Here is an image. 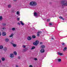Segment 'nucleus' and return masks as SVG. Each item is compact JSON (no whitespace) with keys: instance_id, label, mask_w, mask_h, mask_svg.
Segmentation results:
<instances>
[{"instance_id":"1","label":"nucleus","mask_w":67,"mask_h":67,"mask_svg":"<svg viewBox=\"0 0 67 67\" xmlns=\"http://www.w3.org/2000/svg\"><path fill=\"white\" fill-rule=\"evenodd\" d=\"M62 5L67 6V1L66 0H63L61 2Z\"/></svg>"},{"instance_id":"2","label":"nucleus","mask_w":67,"mask_h":67,"mask_svg":"<svg viewBox=\"0 0 67 67\" xmlns=\"http://www.w3.org/2000/svg\"><path fill=\"white\" fill-rule=\"evenodd\" d=\"M29 5L32 6H36L37 5V3L35 2L32 1L30 3Z\"/></svg>"},{"instance_id":"3","label":"nucleus","mask_w":67,"mask_h":67,"mask_svg":"<svg viewBox=\"0 0 67 67\" xmlns=\"http://www.w3.org/2000/svg\"><path fill=\"white\" fill-rule=\"evenodd\" d=\"M39 43V41L38 40H36L35 42L33 43V44L34 45H37Z\"/></svg>"},{"instance_id":"4","label":"nucleus","mask_w":67,"mask_h":67,"mask_svg":"<svg viewBox=\"0 0 67 67\" xmlns=\"http://www.w3.org/2000/svg\"><path fill=\"white\" fill-rule=\"evenodd\" d=\"M10 43L11 44H12V45H13V46L14 47L16 46V44H14L12 42H10Z\"/></svg>"},{"instance_id":"5","label":"nucleus","mask_w":67,"mask_h":67,"mask_svg":"<svg viewBox=\"0 0 67 67\" xmlns=\"http://www.w3.org/2000/svg\"><path fill=\"white\" fill-rule=\"evenodd\" d=\"M27 39L28 40H29V41H30L31 40L32 37L31 36H29L27 37Z\"/></svg>"},{"instance_id":"6","label":"nucleus","mask_w":67,"mask_h":67,"mask_svg":"<svg viewBox=\"0 0 67 67\" xmlns=\"http://www.w3.org/2000/svg\"><path fill=\"white\" fill-rule=\"evenodd\" d=\"M42 33V32L41 31H38L37 32L38 34L37 35V36H40V34H41Z\"/></svg>"},{"instance_id":"7","label":"nucleus","mask_w":67,"mask_h":67,"mask_svg":"<svg viewBox=\"0 0 67 67\" xmlns=\"http://www.w3.org/2000/svg\"><path fill=\"white\" fill-rule=\"evenodd\" d=\"M44 52H45V50L44 49H42L40 50V52L41 53H44Z\"/></svg>"},{"instance_id":"8","label":"nucleus","mask_w":67,"mask_h":67,"mask_svg":"<svg viewBox=\"0 0 67 67\" xmlns=\"http://www.w3.org/2000/svg\"><path fill=\"white\" fill-rule=\"evenodd\" d=\"M10 56L11 57V58H12V57H13L14 56V55H13V54L11 53L10 54Z\"/></svg>"},{"instance_id":"9","label":"nucleus","mask_w":67,"mask_h":67,"mask_svg":"<svg viewBox=\"0 0 67 67\" xmlns=\"http://www.w3.org/2000/svg\"><path fill=\"white\" fill-rule=\"evenodd\" d=\"M58 55H59L60 56H62V55H63V54L62 53H60V52H58Z\"/></svg>"},{"instance_id":"10","label":"nucleus","mask_w":67,"mask_h":67,"mask_svg":"<svg viewBox=\"0 0 67 67\" xmlns=\"http://www.w3.org/2000/svg\"><path fill=\"white\" fill-rule=\"evenodd\" d=\"M2 35L3 36H5V35H6V33L4 32H3L2 33Z\"/></svg>"},{"instance_id":"11","label":"nucleus","mask_w":67,"mask_h":67,"mask_svg":"<svg viewBox=\"0 0 67 67\" xmlns=\"http://www.w3.org/2000/svg\"><path fill=\"white\" fill-rule=\"evenodd\" d=\"M45 46L44 45H41V48H45Z\"/></svg>"},{"instance_id":"12","label":"nucleus","mask_w":67,"mask_h":67,"mask_svg":"<svg viewBox=\"0 0 67 67\" xmlns=\"http://www.w3.org/2000/svg\"><path fill=\"white\" fill-rule=\"evenodd\" d=\"M5 41L7 42H9V39L8 38H6L5 39Z\"/></svg>"},{"instance_id":"13","label":"nucleus","mask_w":67,"mask_h":67,"mask_svg":"<svg viewBox=\"0 0 67 67\" xmlns=\"http://www.w3.org/2000/svg\"><path fill=\"white\" fill-rule=\"evenodd\" d=\"M3 49L4 51H7V48L5 47L3 48Z\"/></svg>"},{"instance_id":"14","label":"nucleus","mask_w":67,"mask_h":67,"mask_svg":"<svg viewBox=\"0 0 67 67\" xmlns=\"http://www.w3.org/2000/svg\"><path fill=\"white\" fill-rule=\"evenodd\" d=\"M34 15L35 16H37V13L36 12L34 13Z\"/></svg>"},{"instance_id":"15","label":"nucleus","mask_w":67,"mask_h":67,"mask_svg":"<svg viewBox=\"0 0 67 67\" xmlns=\"http://www.w3.org/2000/svg\"><path fill=\"white\" fill-rule=\"evenodd\" d=\"M3 46H2V45L0 46V49H3Z\"/></svg>"},{"instance_id":"16","label":"nucleus","mask_w":67,"mask_h":67,"mask_svg":"<svg viewBox=\"0 0 67 67\" xmlns=\"http://www.w3.org/2000/svg\"><path fill=\"white\" fill-rule=\"evenodd\" d=\"M20 22L21 24L22 25H24V23H23V21H21Z\"/></svg>"},{"instance_id":"17","label":"nucleus","mask_w":67,"mask_h":67,"mask_svg":"<svg viewBox=\"0 0 67 67\" xmlns=\"http://www.w3.org/2000/svg\"><path fill=\"white\" fill-rule=\"evenodd\" d=\"M32 37L33 38H36V36L34 35H33Z\"/></svg>"},{"instance_id":"18","label":"nucleus","mask_w":67,"mask_h":67,"mask_svg":"<svg viewBox=\"0 0 67 67\" xmlns=\"http://www.w3.org/2000/svg\"><path fill=\"white\" fill-rule=\"evenodd\" d=\"M59 18H60V19H62V20H64V18H63V17L61 16H59Z\"/></svg>"},{"instance_id":"19","label":"nucleus","mask_w":67,"mask_h":67,"mask_svg":"<svg viewBox=\"0 0 67 67\" xmlns=\"http://www.w3.org/2000/svg\"><path fill=\"white\" fill-rule=\"evenodd\" d=\"M58 62H61L62 61V60L60 59H58Z\"/></svg>"},{"instance_id":"20","label":"nucleus","mask_w":67,"mask_h":67,"mask_svg":"<svg viewBox=\"0 0 67 67\" xmlns=\"http://www.w3.org/2000/svg\"><path fill=\"white\" fill-rule=\"evenodd\" d=\"M67 49V47H65L64 48V49H63V51H66Z\"/></svg>"},{"instance_id":"21","label":"nucleus","mask_w":67,"mask_h":67,"mask_svg":"<svg viewBox=\"0 0 67 67\" xmlns=\"http://www.w3.org/2000/svg\"><path fill=\"white\" fill-rule=\"evenodd\" d=\"M2 61H4L5 60V58H2Z\"/></svg>"},{"instance_id":"22","label":"nucleus","mask_w":67,"mask_h":67,"mask_svg":"<svg viewBox=\"0 0 67 67\" xmlns=\"http://www.w3.org/2000/svg\"><path fill=\"white\" fill-rule=\"evenodd\" d=\"M13 35H14L13 34H12L11 35L9 36V37H12L13 36Z\"/></svg>"},{"instance_id":"23","label":"nucleus","mask_w":67,"mask_h":67,"mask_svg":"<svg viewBox=\"0 0 67 67\" xmlns=\"http://www.w3.org/2000/svg\"><path fill=\"white\" fill-rule=\"evenodd\" d=\"M27 50V49L26 48L25 49H24V52H26Z\"/></svg>"},{"instance_id":"24","label":"nucleus","mask_w":67,"mask_h":67,"mask_svg":"<svg viewBox=\"0 0 67 67\" xmlns=\"http://www.w3.org/2000/svg\"><path fill=\"white\" fill-rule=\"evenodd\" d=\"M14 53L15 55H17V53L15 51L14 52Z\"/></svg>"},{"instance_id":"25","label":"nucleus","mask_w":67,"mask_h":67,"mask_svg":"<svg viewBox=\"0 0 67 67\" xmlns=\"http://www.w3.org/2000/svg\"><path fill=\"white\" fill-rule=\"evenodd\" d=\"M35 48V47H32L31 48V49H34Z\"/></svg>"},{"instance_id":"26","label":"nucleus","mask_w":67,"mask_h":67,"mask_svg":"<svg viewBox=\"0 0 67 67\" xmlns=\"http://www.w3.org/2000/svg\"><path fill=\"white\" fill-rule=\"evenodd\" d=\"M2 16H0V20H2Z\"/></svg>"},{"instance_id":"27","label":"nucleus","mask_w":67,"mask_h":67,"mask_svg":"<svg viewBox=\"0 0 67 67\" xmlns=\"http://www.w3.org/2000/svg\"><path fill=\"white\" fill-rule=\"evenodd\" d=\"M12 31H14L15 30V28H13L12 29Z\"/></svg>"},{"instance_id":"28","label":"nucleus","mask_w":67,"mask_h":67,"mask_svg":"<svg viewBox=\"0 0 67 67\" xmlns=\"http://www.w3.org/2000/svg\"><path fill=\"white\" fill-rule=\"evenodd\" d=\"M62 45H63V46H64V45H65V43H62Z\"/></svg>"},{"instance_id":"29","label":"nucleus","mask_w":67,"mask_h":67,"mask_svg":"<svg viewBox=\"0 0 67 67\" xmlns=\"http://www.w3.org/2000/svg\"><path fill=\"white\" fill-rule=\"evenodd\" d=\"M3 26H5V25H6V24H5V23L3 24Z\"/></svg>"},{"instance_id":"30","label":"nucleus","mask_w":67,"mask_h":67,"mask_svg":"<svg viewBox=\"0 0 67 67\" xmlns=\"http://www.w3.org/2000/svg\"><path fill=\"white\" fill-rule=\"evenodd\" d=\"M11 7V6L10 5H8V8H10Z\"/></svg>"},{"instance_id":"31","label":"nucleus","mask_w":67,"mask_h":67,"mask_svg":"<svg viewBox=\"0 0 67 67\" xmlns=\"http://www.w3.org/2000/svg\"><path fill=\"white\" fill-rule=\"evenodd\" d=\"M16 14H18V15H19V11L17 12Z\"/></svg>"},{"instance_id":"32","label":"nucleus","mask_w":67,"mask_h":67,"mask_svg":"<svg viewBox=\"0 0 67 67\" xmlns=\"http://www.w3.org/2000/svg\"><path fill=\"white\" fill-rule=\"evenodd\" d=\"M23 48H25V47H26V46L23 45Z\"/></svg>"},{"instance_id":"33","label":"nucleus","mask_w":67,"mask_h":67,"mask_svg":"<svg viewBox=\"0 0 67 67\" xmlns=\"http://www.w3.org/2000/svg\"><path fill=\"white\" fill-rule=\"evenodd\" d=\"M34 60H37V58H34Z\"/></svg>"},{"instance_id":"34","label":"nucleus","mask_w":67,"mask_h":67,"mask_svg":"<svg viewBox=\"0 0 67 67\" xmlns=\"http://www.w3.org/2000/svg\"><path fill=\"white\" fill-rule=\"evenodd\" d=\"M17 20L18 21H19V20H20V18H18L17 19Z\"/></svg>"},{"instance_id":"35","label":"nucleus","mask_w":67,"mask_h":67,"mask_svg":"<svg viewBox=\"0 0 67 67\" xmlns=\"http://www.w3.org/2000/svg\"><path fill=\"white\" fill-rule=\"evenodd\" d=\"M29 67H33V66H32V65H29Z\"/></svg>"},{"instance_id":"36","label":"nucleus","mask_w":67,"mask_h":67,"mask_svg":"<svg viewBox=\"0 0 67 67\" xmlns=\"http://www.w3.org/2000/svg\"><path fill=\"white\" fill-rule=\"evenodd\" d=\"M47 21L48 22H49V21H50V20L49 19H47Z\"/></svg>"},{"instance_id":"37","label":"nucleus","mask_w":67,"mask_h":67,"mask_svg":"<svg viewBox=\"0 0 67 67\" xmlns=\"http://www.w3.org/2000/svg\"><path fill=\"white\" fill-rule=\"evenodd\" d=\"M18 24V25H20V23H17Z\"/></svg>"},{"instance_id":"38","label":"nucleus","mask_w":67,"mask_h":67,"mask_svg":"<svg viewBox=\"0 0 67 67\" xmlns=\"http://www.w3.org/2000/svg\"><path fill=\"white\" fill-rule=\"evenodd\" d=\"M18 59H21V58H20V57L19 56L18 57Z\"/></svg>"},{"instance_id":"39","label":"nucleus","mask_w":67,"mask_h":67,"mask_svg":"<svg viewBox=\"0 0 67 67\" xmlns=\"http://www.w3.org/2000/svg\"><path fill=\"white\" fill-rule=\"evenodd\" d=\"M49 25H52V24L51 23H49Z\"/></svg>"},{"instance_id":"40","label":"nucleus","mask_w":67,"mask_h":67,"mask_svg":"<svg viewBox=\"0 0 67 67\" xmlns=\"http://www.w3.org/2000/svg\"><path fill=\"white\" fill-rule=\"evenodd\" d=\"M40 44H43V43L42 42H41L40 43Z\"/></svg>"},{"instance_id":"41","label":"nucleus","mask_w":67,"mask_h":67,"mask_svg":"<svg viewBox=\"0 0 67 67\" xmlns=\"http://www.w3.org/2000/svg\"><path fill=\"white\" fill-rule=\"evenodd\" d=\"M1 33L0 32V36H1Z\"/></svg>"},{"instance_id":"42","label":"nucleus","mask_w":67,"mask_h":67,"mask_svg":"<svg viewBox=\"0 0 67 67\" xmlns=\"http://www.w3.org/2000/svg\"><path fill=\"white\" fill-rule=\"evenodd\" d=\"M14 1H16V0H14Z\"/></svg>"},{"instance_id":"43","label":"nucleus","mask_w":67,"mask_h":67,"mask_svg":"<svg viewBox=\"0 0 67 67\" xmlns=\"http://www.w3.org/2000/svg\"><path fill=\"white\" fill-rule=\"evenodd\" d=\"M51 38L52 40H54V38Z\"/></svg>"},{"instance_id":"44","label":"nucleus","mask_w":67,"mask_h":67,"mask_svg":"<svg viewBox=\"0 0 67 67\" xmlns=\"http://www.w3.org/2000/svg\"><path fill=\"white\" fill-rule=\"evenodd\" d=\"M16 67H19V66L16 65Z\"/></svg>"},{"instance_id":"45","label":"nucleus","mask_w":67,"mask_h":67,"mask_svg":"<svg viewBox=\"0 0 67 67\" xmlns=\"http://www.w3.org/2000/svg\"><path fill=\"white\" fill-rule=\"evenodd\" d=\"M2 29H3V30H4V28H2Z\"/></svg>"},{"instance_id":"46","label":"nucleus","mask_w":67,"mask_h":67,"mask_svg":"<svg viewBox=\"0 0 67 67\" xmlns=\"http://www.w3.org/2000/svg\"><path fill=\"white\" fill-rule=\"evenodd\" d=\"M50 4H52V3H49Z\"/></svg>"},{"instance_id":"47","label":"nucleus","mask_w":67,"mask_h":67,"mask_svg":"<svg viewBox=\"0 0 67 67\" xmlns=\"http://www.w3.org/2000/svg\"><path fill=\"white\" fill-rule=\"evenodd\" d=\"M13 11H14V10H13Z\"/></svg>"}]
</instances>
